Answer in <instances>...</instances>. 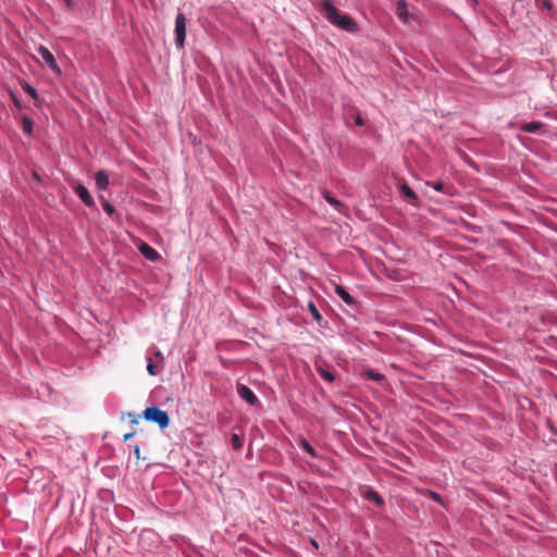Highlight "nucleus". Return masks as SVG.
Returning <instances> with one entry per match:
<instances>
[{
  "instance_id": "f257e3e1",
  "label": "nucleus",
  "mask_w": 557,
  "mask_h": 557,
  "mask_svg": "<svg viewBox=\"0 0 557 557\" xmlns=\"http://www.w3.org/2000/svg\"><path fill=\"white\" fill-rule=\"evenodd\" d=\"M325 18L333 25L347 32H356L357 24L348 15L342 14L332 3V0H321Z\"/></svg>"
},
{
  "instance_id": "f03ea898",
  "label": "nucleus",
  "mask_w": 557,
  "mask_h": 557,
  "mask_svg": "<svg viewBox=\"0 0 557 557\" xmlns=\"http://www.w3.org/2000/svg\"><path fill=\"white\" fill-rule=\"evenodd\" d=\"M141 418L156 423L162 430L166 429L171 422L168 412L158 407L146 408L141 413Z\"/></svg>"
},
{
  "instance_id": "7ed1b4c3",
  "label": "nucleus",
  "mask_w": 557,
  "mask_h": 557,
  "mask_svg": "<svg viewBox=\"0 0 557 557\" xmlns=\"http://www.w3.org/2000/svg\"><path fill=\"white\" fill-rule=\"evenodd\" d=\"M186 17L183 13H178L175 18V45L178 49L184 48L186 37Z\"/></svg>"
},
{
  "instance_id": "20e7f679",
  "label": "nucleus",
  "mask_w": 557,
  "mask_h": 557,
  "mask_svg": "<svg viewBox=\"0 0 557 557\" xmlns=\"http://www.w3.org/2000/svg\"><path fill=\"white\" fill-rule=\"evenodd\" d=\"M37 53L42 58V60L49 66V69H51L58 75L61 74V70H60L53 54L49 51V49L47 47L40 45L37 48Z\"/></svg>"
},
{
  "instance_id": "39448f33",
  "label": "nucleus",
  "mask_w": 557,
  "mask_h": 557,
  "mask_svg": "<svg viewBox=\"0 0 557 557\" xmlns=\"http://www.w3.org/2000/svg\"><path fill=\"white\" fill-rule=\"evenodd\" d=\"M238 395L251 406H259L260 401L255 393L245 384H237Z\"/></svg>"
},
{
  "instance_id": "423d86ee",
  "label": "nucleus",
  "mask_w": 557,
  "mask_h": 557,
  "mask_svg": "<svg viewBox=\"0 0 557 557\" xmlns=\"http://www.w3.org/2000/svg\"><path fill=\"white\" fill-rule=\"evenodd\" d=\"M138 249L141 252V255L150 261L154 262L160 259V253L147 243H141L138 246Z\"/></svg>"
},
{
  "instance_id": "0eeeda50",
  "label": "nucleus",
  "mask_w": 557,
  "mask_h": 557,
  "mask_svg": "<svg viewBox=\"0 0 557 557\" xmlns=\"http://www.w3.org/2000/svg\"><path fill=\"white\" fill-rule=\"evenodd\" d=\"M75 193L79 197V199L87 206V207H94L95 202L92 197L90 196L88 189L82 185L78 184L75 186Z\"/></svg>"
},
{
  "instance_id": "6e6552de",
  "label": "nucleus",
  "mask_w": 557,
  "mask_h": 557,
  "mask_svg": "<svg viewBox=\"0 0 557 557\" xmlns=\"http://www.w3.org/2000/svg\"><path fill=\"white\" fill-rule=\"evenodd\" d=\"M544 128H545V124H543L542 122H539V121L523 123L520 126L521 131H523L524 133H530V134H542Z\"/></svg>"
},
{
  "instance_id": "1a4fd4ad",
  "label": "nucleus",
  "mask_w": 557,
  "mask_h": 557,
  "mask_svg": "<svg viewBox=\"0 0 557 557\" xmlns=\"http://www.w3.org/2000/svg\"><path fill=\"white\" fill-rule=\"evenodd\" d=\"M96 186L100 190H106L109 186V175L104 170H99L95 175Z\"/></svg>"
},
{
  "instance_id": "9d476101",
  "label": "nucleus",
  "mask_w": 557,
  "mask_h": 557,
  "mask_svg": "<svg viewBox=\"0 0 557 557\" xmlns=\"http://www.w3.org/2000/svg\"><path fill=\"white\" fill-rule=\"evenodd\" d=\"M362 495L368 500L373 502L374 504H376L379 507H382L384 505V500L379 495V493L375 492L374 490L370 488V487H366L364 491L362 492Z\"/></svg>"
},
{
  "instance_id": "9b49d317",
  "label": "nucleus",
  "mask_w": 557,
  "mask_h": 557,
  "mask_svg": "<svg viewBox=\"0 0 557 557\" xmlns=\"http://www.w3.org/2000/svg\"><path fill=\"white\" fill-rule=\"evenodd\" d=\"M335 293L345 304L349 306L355 304L354 298L349 295L345 287L341 285H335Z\"/></svg>"
},
{
  "instance_id": "f8f14e48",
  "label": "nucleus",
  "mask_w": 557,
  "mask_h": 557,
  "mask_svg": "<svg viewBox=\"0 0 557 557\" xmlns=\"http://www.w3.org/2000/svg\"><path fill=\"white\" fill-rule=\"evenodd\" d=\"M400 191L410 203H416L418 201V196L406 183L400 185Z\"/></svg>"
},
{
  "instance_id": "ddd939ff",
  "label": "nucleus",
  "mask_w": 557,
  "mask_h": 557,
  "mask_svg": "<svg viewBox=\"0 0 557 557\" xmlns=\"http://www.w3.org/2000/svg\"><path fill=\"white\" fill-rule=\"evenodd\" d=\"M397 16L404 22L408 21V8L405 0H398L397 2Z\"/></svg>"
},
{
  "instance_id": "4468645a",
  "label": "nucleus",
  "mask_w": 557,
  "mask_h": 557,
  "mask_svg": "<svg viewBox=\"0 0 557 557\" xmlns=\"http://www.w3.org/2000/svg\"><path fill=\"white\" fill-rule=\"evenodd\" d=\"M324 199L338 211L343 208L342 202L335 199L329 191L324 193Z\"/></svg>"
},
{
  "instance_id": "2eb2a0df",
  "label": "nucleus",
  "mask_w": 557,
  "mask_h": 557,
  "mask_svg": "<svg viewBox=\"0 0 557 557\" xmlns=\"http://www.w3.org/2000/svg\"><path fill=\"white\" fill-rule=\"evenodd\" d=\"M317 371L327 382H333L335 380L334 374L321 366L317 367Z\"/></svg>"
},
{
  "instance_id": "dca6fc26",
  "label": "nucleus",
  "mask_w": 557,
  "mask_h": 557,
  "mask_svg": "<svg viewBox=\"0 0 557 557\" xmlns=\"http://www.w3.org/2000/svg\"><path fill=\"white\" fill-rule=\"evenodd\" d=\"M364 375L375 382H382L385 379L383 374L375 372L372 369L366 370Z\"/></svg>"
},
{
  "instance_id": "f3484780",
  "label": "nucleus",
  "mask_w": 557,
  "mask_h": 557,
  "mask_svg": "<svg viewBox=\"0 0 557 557\" xmlns=\"http://www.w3.org/2000/svg\"><path fill=\"white\" fill-rule=\"evenodd\" d=\"M22 126H23V132L25 134H32L33 132V122L29 117L27 116H24L23 120H22Z\"/></svg>"
},
{
  "instance_id": "a211bd4d",
  "label": "nucleus",
  "mask_w": 557,
  "mask_h": 557,
  "mask_svg": "<svg viewBox=\"0 0 557 557\" xmlns=\"http://www.w3.org/2000/svg\"><path fill=\"white\" fill-rule=\"evenodd\" d=\"M308 308H309V311L312 315V318L317 321V322H321L322 321V315L321 313L319 312V310L317 309V307L314 306L313 302H309L308 304Z\"/></svg>"
},
{
  "instance_id": "6ab92c4d",
  "label": "nucleus",
  "mask_w": 557,
  "mask_h": 557,
  "mask_svg": "<svg viewBox=\"0 0 557 557\" xmlns=\"http://www.w3.org/2000/svg\"><path fill=\"white\" fill-rule=\"evenodd\" d=\"M100 200L102 202L103 210L109 214L112 215L115 212V209L112 203H110L107 199H104L102 196H100Z\"/></svg>"
},
{
  "instance_id": "aec40b11",
  "label": "nucleus",
  "mask_w": 557,
  "mask_h": 557,
  "mask_svg": "<svg viewBox=\"0 0 557 557\" xmlns=\"http://www.w3.org/2000/svg\"><path fill=\"white\" fill-rule=\"evenodd\" d=\"M231 443L234 449H240L243 447L244 442L239 435L233 434L231 437Z\"/></svg>"
},
{
  "instance_id": "412c9836",
  "label": "nucleus",
  "mask_w": 557,
  "mask_h": 557,
  "mask_svg": "<svg viewBox=\"0 0 557 557\" xmlns=\"http://www.w3.org/2000/svg\"><path fill=\"white\" fill-rule=\"evenodd\" d=\"M300 446L309 454L311 455L312 457H317V453L314 450V448L309 444L308 441L306 440H302L301 443H300Z\"/></svg>"
},
{
  "instance_id": "4be33fe9",
  "label": "nucleus",
  "mask_w": 557,
  "mask_h": 557,
  "mask_svg": "<svg viewBox=\"0 0 557 557\" xmlns=\"http://www.w3.org/2000/svg\"><path fill=\"white\" fill-rule=\"evenodd\" d=\"M23 89L27 92L34 100L38 99V94L34 87L28 84H24Z\"/></svg>"
},
{
  "instance_id": "5701e85b",
  "label": "nucleus",
  "mask_w": 557,
  "mask_h": 557,
  "mask_svg": "<svg viewBox=\"0 0 557 557\" xmlns=\"http://www.w3.org/2000/svg\"><path fill=\"white\" fill-rule=\"evenodd\" d=\"M433 188L437 191H442V193H446V194H449L448 191V187L445 186L443 183L441 182H436L434 184H432Z\"/></svg>"
},
{
  "instance_id": "b1692460",
  "label": "nucleus",
  "mask_w": 557,
  "mask_h": 557,
  "mask_svg": "<svg viewBox=\"0 0 557 557\" xmlns=\"http://www.w3.org/2000/svg\"><path fill=\"white\" fill-rule=\"evenodd\" d=\"M147 371L150 375H157V367L152 363L151 359H148Z\"/></svg>"
},
{
  "instance_id": "393cba45",
  "label": "nucleus",
  "mask_w": 557,
  "mask_h": 557,
  "mask_svg": "<svg viewBox=\"0 0 557 557\" xmlns=\"http://www.w3.org/2000/svg\"><path fill=\"white\" fill-rule=\"evenodd\" d=\"M127 417L129 418L132 424L137 425L139 423V419L141 418V414L138 416L134 412H128Z\"/></svg>"
},
{
  "instance_id": "a878e982",
  "label": "nucleus",
  "mask_w": 557,
  "mask_h": 557,
  "mask_svg": "<svg viewBox=\"0 0 557 557\" xmlns=\"http://www.w3.org/2000/svg\"><path fill=\"white\" fill-rule=\"evenodd\" d=\"M135 434H136V431L126 433V434H124L123 440L126 442V441L131 440Z\"/></svg>"
},
{
  "instance_id": "bb28decb",
  "label": "nucleus",
  "mask_w": 557,
  "mask_h": 557,
  "mask_svg": "<svg viewBox=\"0 0 557 557\" xmlns=\"http://www.w3.org/2000/svg\"><path fill=\"white\" fill-rule=\"evenodd\" d=\"M134 454H135L137 459H140V448H139L138 445L134 446Z\"/></svg>"
},
{
  "instance_id": "cd10ccee",
  "label": "nucleus",
  "mask_w": 557,
  "mask_h": 557,
  "mask_svg": "<svg viewBox=\"0 0 557 557\" xmlns=\"http://www.w3.org/2000/svg\"><path fill=\"white\" fill-rule=\"evenodd\" d=\"M355 122H356V124H357V125H359V126H362V125H363V121H362V119H361V116H360V115H357V116H356Z\"/></svg>"
},
{
  "instance_id": "c85d7f7f",
  "label": "nucleus",
  "mask_w": 557,
  "mask_h": 557,
  "mask_svg": "<svg viewBox=\"0 0 557 557\" xmlns=\"http://www.w3.org/2000/svg\"><path fill=\"white\" fill-rule=\"evenodd\" d=\"M431 496L434 500L440 502V495L436 493L431 492Z\"/></svg>"
},
{
  "instance_id": "c756f323",
  "label": "nucleus",
  "mask_w": 557,
  "mask_h": 557,
  "mask_svg": "<svg viewBox=\"0 0 557 557\" xmlns=\"http://www.w3.org/2000/svg\"><path fill=\"white\" fill-rule=\"evenodd\" d=\"M65 3L69 8L72 7V0H65Z\"/></svg>"
},
{
  "instance_id": "7c9ffc66",
  "label": "nucleus",
  "mask_w": 557,
  "mask_h": 557,
  "mask_svg": "<svg viewBox=\"0 0 557 557\" xmlns=\"http://www.w3.org/2000/svg\"><path fill=\"white\" fill-rule=\"evenodd\" d=\"M154 355H156V357H158V358H162V354H161L159 350H158V351H156V354H154Z\"/></svg>"
},
{
  "instance_id": "2f4dec72",
  "label": "nucleus",
  "mask_w": 557,
  "mask_h": 557,
  "mask_svg": "<svg viewBox=\"0 0 557 557\" xmlns=\"http://www.w3.org/2000/svg\"><path fill=\"white\" fill-rule=\"evenodd\" d=\"M12 99H13V101L15 102V104H17V103H18V102H17L16 97H15L13 94H12Z\"/></svg>"
}]
</instances>
